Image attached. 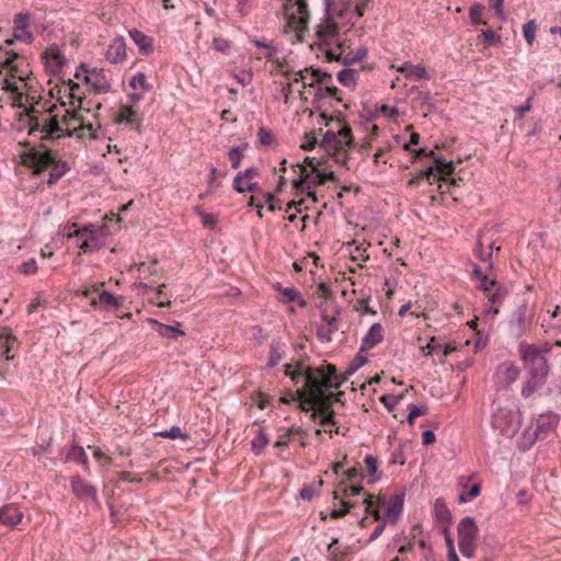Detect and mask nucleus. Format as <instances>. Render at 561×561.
<instances>
[{
	"instance_id": "obj_41",
	"label": "nucleus",
	"mask_w": 561,
	"mask_h": 561,
	"mask_svg": "<svg viewBox=\"0 0 561 561\" xmlns=\"http://www.w3.org/2000/svg\"><path fill=\"white\" fill-rule=\"evenodd\" d=\"M99 304L104 308H118L121 305V298L114 296L110 291L103 290L99 294Z\"/></svg>"
},
{
	"instance_id": "obj_54",
	"label": "nucleus",
	"mask_w": 561,
	"mask_h": 561,
	"mask_svg": "<svg viewBox=\"0 0 561 561\" xmlns=\"http://www.w3.org/2000/svg\"><path fill=\"white\" fill-rule=\"evenodd\" d=\"M257 137L261 145L268 146L273 142L272 133L264 127L259 129Z\"/></svg>"
},
{
	"instance_id": "obj_53",
	"label": "nucleus",
	"mask_w": 561,
	"mask_h": 561,
	"mask_svg": "<svg viewBox=\"0 0 561 561\" xmlns=\"http://www.w3.org/2000/svg\"><path fill=\"white\" fill-rule=\"evenodd\" d=\"M503 4H504V0H489L490 8L495 11L496 15L501 20L505 21L506 15L504 13Z\"/></svg>"
},
{
	"instance_id": "obj_45",
	"label": "nucleus",
	"mask_w": 561,
	"mask_h": 561,
	"mask_svg": "<svg viewBox=\"0 0 561 561\" xmlns=\"http://www.w3.org/2000/svg\"><path fill=\"white\" fill-rule=\"evenodd\" d=\"M367 3H368V0H362L360 2H358L356 4L355 10H352L350 0H347L346 2H342V3H331V4L337 5L339 9H345L348 7L350 10L354 13V16H356L358 19V18L363 16L365 8L367 7Z\"/></svg>"
},
{
	"instance_id": "obj_17",
	"label": "nucleus",
	"mask_w": 561,
	"mask_h": 561,
	"mask_svg": "<svg viewBox=\"0 0 561 561\" xmlns=\"http://www.w3.org/2000/svg\"><path fill=\"white\" fill-rule=\"evenodd\" d=\"M337 309H334L332 313H322L321 323L318 328V336L320 340L329 342L331 340L332 334L335 331H337Z\"/></svg>"
},
{
	"instance_id": "obj_58",
	"label": "nucleus",
	"mask_w": 561,
	"mask_h": 561,
	"mask_svg": "<svg viewBox=\"0 0 561 561\" xmlns=\"http://www.w3.org/2000/svg\"><path fill=\"white\" fill-rule=\"evenodd\" d=\"M293 433L291 428H286L284 434L279 435L278 439L275 442V447H286L289 444V436Z\"/></svg>"
},
{
	"instance_id": "obj_23",
	"label": "nucleus",
	"mask_w": 561,
	"mask_h": 561,
	"mask_svg": "<svg viewBox=\"0 0 561 561\" xmlns=\"http://www.w3.org/2000/svg\"><path fill=\"white\" fill-rule=\"evenodd\" d=\"M383 340V329L380 323H374L362 339L360 351H369Z\"/></svg>"
},
{
	"instance_id": "obj_64",
	"label": "nucleus",
	"mask_w": 561,
	"mask_h": 561,
	"mask_svg": "<svg viewBox=\"0 0 561 561\" xmlns=\"http://www.w3.org/2000/svg\"><path fill=\"white\" fill-rule=\"evenodd\" d=\"M378 111H379V113H381L383 116H387V117H394L399 114V111L397 107L389 106V105H382Z\"/></svg>"
},
{
	"instance_id": "obj_39",
	"label": "nucleus",
	"mask_w": 561,
	"mask_h": 561,
	"mask_svg": "<svg viewBox=\"0 0 561 561\" xmlns=\"http://www.w3.org/2000/svg\"><path fill=\"white\" fill-rule=\"evenodd\" d=\"M434 513L436 518H438L442 523H447L450 519L449 510L443 499H436L434 503Z\"/></svg>"
},
{
	"instance_id": "obj_27",
	"label": "nucleus",
	"mask_w": 561,
	"mask_h": 561,
	"mask_svg": "<svg viewBox=\"0 0 561 561\" xmlns=\"http://www.w3.org/2000/svg\"><path fill=\"white\" fill-rule=\"evenodd\" d=\"M541 327L545 332L561 333V312L559 306L552 312H547V317H542Z\"/></svg>"
},
{
	"instance_id": "obj_38",
	"label": "nucleus",
	"mask_w": 561,
	"mask_h": 561,
	"mask_svg": "<svg viewBox=\"0 0 561 561\" xmlns=\"http://www.w3.org/2000/svg\"><path fill=\"white\" fill-rule=\"evenodd\" d=\"M484 5L481 4V3H473L470 9H469V18H470V22L471 24L473 25H485L486 22L484 20H482V15L484 13Z\"/></svg>"
},
{
	"instance_id": "obj_49",
	"label": "nucleus",
	"mask_w": 561,
	"mask_h": 561,
	"mask_svg": "<svg viewBox=\"0 0 561 561\" xmlns=\"http://www.w3.org/2000/svg\"><path fill=\"white\" fill-rule=\"evenodd\" d=\"M364 503L366 505V511L369 512L376 520H379L381 518L380 511L378 507H374L375 502L373 500V495H367Z\"/></svg>"
},
{
	"instance_id": "obj_12",
	"label": "nucleus",
	"mask_w": 561,
	"mask_h": 561,
	"mask_svg": "<svg viewBox=\"0 0 561 561\" xmlns=\"http://www.w3.org/2000/svg\"><path fill=\"white\" fill-rule=\"evenodd\" d=\"M531 313L526 302L519 305L508 320L510 331L513 335L520 336L531 322Z\"/></svg>"
},
{
	"instance_id": "obj_20",
	"label": "nucleus",
	"mask_w": 561,
	"mask_h": 561,
	"mask_svg": "<svg viewBox=\"0 0 561 561\" xmlns=\"http://www.w3.org/2000/svg\"><path fill=\"white\" fill-rule=\"evenodd\" d=\"M22 519L23 513L15 504H5L0 507V524L14 528L22 522Z\"/></svg>"
},
{
	"instance_id": "obj_31",
	"label": "nucleus",
	"mask_w": 561,
	"mask_h": 561,
	"mask_svg": "<svg viewBox=\"0 0 561 561\" xmlns=\"http://www.w3.org/2000/svg\"><path fill=\"white\" fill-rule=\"evenodd\" d=\"M278 300L283 304L297 301L298 306L301 308L306 307L307 305L306 301L301 298L300 293L293 286L282 289Z\"/></svg>"
},
{
	"instance_id": "obj_6",
	"label": "nucleus",
	"mask_w": 561,
	"mask_h": 561,
	"mask_svg": "<svg viewBox=\"0 0 561 561\" xmlns=\"http://www.w3.org/2000/svg\"><path fill=\"white\" fill-rule=\"evenodd\" d=\"M282 14L286 27L300 38L309 21L307 0H284Z\"/></svg>"
},
{
	"instance_id": "obj_10",
	"label": "nucleus",
	"mask_w": 561,
	"mask_h": 561,
	"mask_svg": "<svg viewBox=\"0 0 561 561\" xmlns=\"http://www.w3.org/2000/svg\"><path fill=\"white\" fill-rule=\"evenodd\" d=\"M32 18L28 12H20L13 16L12 32L14 39L31 44L34 41V34L31 31Z\"/></svg>"
},
{
	"instance_id": "obj_33",
	"label": "nucleus",
	"mask_w": 561,
	"mask_h": 561,
	"mask_svg": "<svg viewBox=\"0 0 561 561\" xmlns=\"http://www.w3.org/2000/svg\"><path fill=\"white\" fill-rule=\"evenodd\" d=\"M67 459L70 461H75L83 466L84 470L88 471V456L81 446H71L67 454Z\"/></svg>"
},
{
	"instance_id": "obj_3",
	"label": "nucleus",
	"mask_w": 561,
	"mask_h": 561,
	"mask_svg": "<svg viewBox=\"0 0 561 561\" xmlns=\"http://www.w3.org/2000/svg\"><path fill=\"white\" fill-rule=\"evenodd\" d=\"M518 350L524 366L529 374V378L522 389L523 397L527 398L546 382L548 364L541 351L535 345L520 343Z\"/></svg>"
},
{
	"instance_id": "obj_63",
	"label": "nucleus",
	"mask_w": 561,
	"mask_h": 561,
	"mask_svg": "<svg viewBox=\"0 0 561 561\" xmlns=\"http://www.w3.org/2000/svg\"><path fill=\"white\" fill-rule=\"evenodd\" d=\"M531 99H533V98H531V96H529V98L526 100V102H525V104H524V105L517 106V107L515 108V112L517 113V115H518V117H519V118H523V117L525 116V114L531 110V106H533V104H531Z\"/></svg>"
},
{
	"instance_id": "obj_13",
	"label": "nucleus",
	"mask_w": 561,
	"mask_h": 561,
	"mask_svg": "<svg viewBox=\"0 0 561 561\" xmlns=\"http://www.w3.org/2000/svg\"><path fill=\"white\" fill-rule=\"evenodd\" d=\"M288 80L294 82H300L302 88L313 87L319 83L325 73H322L318 69L305 68L304 70L286 72L285 73Z\"/></svg>"
},
{
	"instance_id": "obj_7",
	"label": "nucleus",
	"mask_w": 561,
	"mask_h": 561,
	"mask_svg": "<svg viewBox=\"0 0 561 561\" xmlns=\"http://www.w3.org/2000/svg\"><path fill=\"white\" fill-rule=\"evenodd\" d=\"M478 527L472 517H465L458 524V546L461 554L468 559L474 557Z\"/></svg>"
},
{
	"instance_id": "obj_50",
	"label": "nucleus",
	"mask_w": 561,
	"mask_h": 561,
	"mask_svg": "<svg viewBox=\"0 0 561 561\" xmlns=\"http://www.w3.org/2000/svg\"><path fill=\"white\" fill-rule=\"evenodd\" d=\"M481 38L484 44L493 45L495 43H499L501 37L495 32L491 30L482 31Z\"/></svg>"
},
{
	"instance_id": "obj_11",
	"label": "nucleus",
	"mask_w": 561,
	"mask_h": 561,
	"mask_svg": "<svg viewBox=\"0 0 561 561\" xmlns=\"http://www.w3.org/2000/svg\"><path fill=\"white\" fill-rule=\"evenodd\" d=\"M81 77L84 78V81L87 84H89L93 90H95L99 93H106L111 89V84L105 77V75L96 69H88L83 66H81L76 71V78L80 79Z\"/></svg>"
},
{
	"instance_id": "obj_25",
	"label": "nucleus",
	"mask_w": 561,
	"mask_h": 561,
	"mask_svg": "<svg viewBox=\"0 0 561 561\" xmlns=\"http://www.w3.org/2000/svg\"><path fill=\"white\" fill-rule=\"evenodd\" d=\"M391 68H394V69H397V71L403 73V76L407 79H414V80H420V79L430 80L431 79L426 69L420 65L415 66V65H412L407 61L398 67L392 65Z\"/></svg>"
},
{
	"instance_id": "obj_52",
	"label": "nucleus",
	"mask_w": 561,
	"mask_h": 561,
	"mask_svg": "<svg viewBox=\"0 0 561 561\" xmlns=\"http://www.w3.org/2000/svg\"><path fill=\"white\" fill-rule=\"evenodd\" d=\"M234 79L242 85H248L252 81L253 73L251 70H241L233 75Z\"/></svg>"
},
{
	"instance_id": "obj_55",
	"label": "nucleus",
	"mask_w": 561,
	"mask_h": 561,
	"mask_svg": "<svg viewBox=\"0 0 561 561\" xmlns=\"http://www.w3.org/2000/svg\"><path fill=\"white\" fill-rule=\"evenodd\" d=\"M0 339H5L7 341V356H5V359L9 360L11 358V356L9 355L10 351H11V341L13 342L14 339L11 336V332L8 328H1L0 329Z\"/></svg>"
},
{
	"instance_id": "obj_61",
	"label": "nucleus",
	"mask_w": 561,
	"mask_h": 561,
	"mask_svg": "<svg viewBox=\"0 0 561 561\" xmlns=\"http://www.w3.org/2000/svg\"><path fill=\"white\" fill-rule=\"evenodd\" d=\"M252 43H253L255 46L261 47V48H264V49L266 50V53H265V57H266L267 59H272V58H273V55H274V53H275V49L272 47V45H271V44H266V43H264V42L256 41V39L252 41Z\"/></svg>"
},
{
	"instance_id": "obj_44",
	"label": "nucleus",
	"mask_w": 561,
	"mask_h": 561,
	"mask_svg": "<svg viewBox=\"0 0 561 561\" xmlns=\"http://www.w3.org/2000/svg\"><path fill=\"white\" fill-rule=\"evenodd\" d=\"M157 435L164 437V438H170V439H176V438L187 439L188 438V435L186 433H184L180 426H176V425L172 426L170 430L161 431V432L157 433Z\"/></svg>"
},
{
	"instance_id": "obj_2",
	"label": "nucleus",
	"mask_w": 561,
	"mask_h": 561,
	"mask_svg": "<svg viewBox=\"0 0 561 561\" xmlns=\"http://www.w3.org/2000/svg\"><path fill=\"white\" fill-rule=\"evenodd\" d=\"M327 15L317 26V45L329 60L348 66L363 60L367 48L360 43L356 31L350 24L354 13L350 8L339 9L325 0Z\"/></svg>"
},
{
	"instance_id": "obj_29",
	"label": "nucleus",
	"mask_w": 561,
	"mask_h": 561,
	"mask_svg": "<svg viewBox=\"0 0 561 561\" xmlns=\"http://www.w3.org/2000/svg\"><path fill=\"white\" fill-rule=\"evenodd\" d=\"M117 123L134 124L138 122V111L133 105H122L118 108Z\"/></svg>"
},
{
	"instance_id": "obj_30",
	"label": "nucleus",
	"mask_w": 561,
	"mask_h": 561,
	"mask_svg": "<svg viewBox=\"0 0 561 561\" xmlns=\"http://www.w3.org/2000/svg\"><path fill=\"white\" fill-rule=\"evenodd\" d=\"M456 347L451 345L443 346L437 343L435 337H432L426 346L422 347L423 355L428 356L434 352H442L443 358L447 357L449 354L455 352Z\"/></svg>"
},
{
	"instance_id": "obj_14",
	"label": "nucleus",
	"mask_w": 561,
	"mask_h": 561,
	"mask_svg": "<svg viewBox=\"0 0 561 561\" xmlns=\"http://www.w3.org/2000/svg\"><path fill=\"white\" fill-rule=\"evenodd\" d=\"M519 376V368L513 362H503L495 370L496 383L507 387L515 382Z\"/></svg>"
},
{
	"instance_id": "obj_60",
	"label": "nucleus",
	"mask_w": 561,
	"mask_h": 561,
	"mask_svg": "<svg viewBox=\"0 0 561 561\" xmlns=\"http://www.w3.org/2000/svg\"><path fill=\"white\" fill-rule=\"evenodd\" d=\"M342 504V508L340 510H333L331 512V517L332 518H339V517H343L346 513H348L350 508L352 507L351 504H348L347 502L345 501H342L341 502Z\"/></svg>"
},
{
	"instance_id": "obj_42",
	"label": "nucleus",
	"mask_w": 561,
	"mask_h": 561,
	"mask_svg": "<svg viewBox=\"0 0 561 561\" xmlns=\"http://www.w3.org/2000/svg\"><path fill=\"white\" fill-rule=\"evenodd\" d=\"M538 25L535 20H530L523 25V35L529 46H531L536 39Z\"/></svg>"
},
{
	"instance_id": "obj_51",
	"label": "nucleus",
	"mask_w": 561,
	"mask_h": 561,
	"mask_svg": "<svg viewBox=\"0 0 561 561\" xmlns=\"http://www.w3.org/2000/svg\"><path fill=\"white\" fill-rule=\"evenodd\" d=\"M213 48L218 51L227 54L230 49V43L225 38L215 37L213 39Z\"/></svg>"
},
{
	"instance_id": "obj_26",
	"label": "nucleus",
	"mask_w": 561,
	"mask_h": 561,
	"mask_svg": "<svg viewBox=\"0 0 561 561\" xmlns=\"http://www.w3.org/2000/svg\"><path fill=\"white\" fill-rule=\"evenodd\" d=\"M149 323L162 337H169L175 340L176 336H184L185 332L180 329L181 323L176 322L174 325H169L159 322L156 319H149Z\"/></svg>"
},
{
	"instance_id": "obj_37",
	"label": "nucleus",
	"mask_w": 561,
	"mask_h": 561,
	"mask_svg": "<svg viewBox=\"0 0 561 561\" xmlns=\"http://www.w3.org/2000/svg\"><path fill=\"white\" fill-rule=\"evenodd\" d=\"M284 351L278 342H273L270 346L267 366L273 368L283 359Z\"/></svg>"
},
{
	"instance_id": "obj_1",
	"label": "nucleus",
	"mask_w": 561,
	"mask_h": 561,
	"mask_svg": "<svg viewBox=\"0 0 561 561\" xmlns=\"http://www.w3.org/2000/svg\"><path fill=\"white\" fill-rule=\"evenodd\" d=\"M284 374L291 379L294 385L301 383V387L291 394L290 399L283 398L282 402L298 401L299 408L305 412H310L313 420L318 414L321 415L320 424L322 426L333 424V412L328 408L331 394H325L324 390L337 389L342 383L335 367L330 364L320 367L286 364Z\"/></svg>"
},
{
	"instance_id": "obj_56",
	"label": "nucleus",
	"mask_w": 561,
	"mask_h": 561,
	"mask_svg": "<svg viewBox=\"0 0 561 561\" xmlns=\"http://www.w3.org/2000/svg\"><path fill=\"white\" fill-rule=\"evenodd\" d=\"M364 461H365V463L367 466L368 473L371 477H374L377 473V471H378V461H377V459L374 456H371V455H367L365 457Z\"/></svg>"
},
{
	"instance_id": "obj_9",
	"label": "nucleus",
	"mask_w": 561,
	"mask_h": 561,
	"mask_svg": "<svg viewBox=\"0 0 561 561\" xmlns=\"http://www.w3.org/2000/svg\"><path fill=\"white\" fill-rule=\"evenodd\" d=\"M83 230L85 232L83 233V237H80L82 240L79 245L80 250L83 253L99 251L104 245V229L94 225H88L83 227Z\"/></svg>"
},
{
	"instance_id": "obj_28",
	"label": "nucleus",
	"mask_w": 561,
	"mask_h": 561,
	"mask_svg": "<svg viewBox=\"0 0 561 561\" xmlns=\"http://www.w3.org/2000/svg\"><path fill=\"white\" fill-rule=\"evenodd\" d=\"M257 174L255 168H248L244 171L239 172L233 180V188L239 193H244L247 190L251 187L247 184H243V180H251Z\"/></svg>"
},
{
	"instance_id": "obj_32",
	"label": "nucleus",
	"mask_w": 561,
	"mask_h": 561,
	"mask_svg": "<svg viewBox=\"0 0 561 561\" xmlns=\"http://www.w3.org/2000/svg\"><path fill=\"white\" fill-rule=\"evenodd\" d=\"M129 87L133 90L149 92L152 89V85L147 81V77L144 72L138 71L134 76H131L129 80Z\"/></svg>"
},
{
	"instance_id": "obj_35",
	"label": "nucleus",
	"mask_w": 561,
	"mask_h": 561,
	"mask_svg": "<svg viewBox=\"0 0 561 561\" xmlns=\"http://www.w3.org/2000/svg\"><path fill=\"white\" fill-rule=\"evenodd\" d=\"M322 484V480L305 484L299 491L300 499L304 501H311L319 493Z\"/></svg>"
},
{
	"instance_id": "obj_34",
	"label": "nucleus",
	"mask_w": 561,
	"mask_h": 561,
	"mask_svg": "<svg viewBox=\"0 0 561 561\" xmlns=\"http://www.w3.org/2000/svg\"><path fill=\"white\" fill-rule=\"evenodd\" d=\"M270 439L265 431L261 427L251 442L252 450L255 455H261L267 446Z\"/></svg>"
},
{
	"instance_id": "obj_43",
	"label": "nucleus",
	"mask_w": 561,
	"mask_h": 561,
	"mask_svg": "<svg viewBox=\"0 0 561 561\" xmlns=\"http://www.w3.org/2000/svg\"><path fill=\"white\" fill-rule=\"evenodd\" d=\"M62 234L68 238H77L80 239V237H83V233L85 232L83 228H80L78 224H67L61 228Z\"/></svg>"
},
{
	"instance_id": "obj_57",
	"label": "nucleus",
	"mask_w": 561,
	"mask_h": 561,
	"mask_svg": "<svg viewBox=\"0 0 561 561\" xmlns=\"http://www.w3.org/2000/svg\"><path fill=\"white\" fill-rule=\"evenodd\" d=\"M497 284L495 279L489 278L488 276H484L480 279L479 287L483 293H486L490 289H494V286Z\"/></svg>"
},
{
	"instance_id": "obj_24",
	"label": "nucleus",
	"mask_w": 561,
	"mask_h": 561,
	"mask_svg": "<svg viewBox=\"0 0 561 561\" xmlns=\"http://www.w3.org/2000/svg\"><path fill=\"white\" fill-rule=\"evenodd\" d=\"M129 36L138 47L139 54L144 56L151 55L153 53V39L137 28L129 31Z\"/></svg>"
},
{
	"instance_id": "obj_15",
	"label": "nucleus",
	"mask_w": 561,
	"mask_h": 561,
	"mask_svg": "<svg viewBox=\"0 0 561 561\" xmlns=\"http://www.w3.org/2000/svg\"><path fill=\"white\" fill-rule=\"evenodd\" d=\"M558 423V414L553 412L541 413L535 421L534 434L536 437H545L557 427Z\"/></svg>"
},
{
	"instance_id": "obj_48",
	"label": "nucleus",
	"mask_w": 561,
	"mask_h": 561,
	"mask_svg": "<svg viewBox=\"0 0 561 561\" xmlns=\"http://www.w3.org/2000/svg\"><path fill=\"white\" fill-rule=\"evenodd\" d=\"M196 213L199 215L202 222L207 228H213L217 222V217L214 214L204 213L201 209H196Z\"/></svg>"
},
{
	"instance_id": "obj_18",
	"label": "nucleus",
	"mask_w": 561,
	"mask_h": 561,
	"mask_svg": "<svg viewBox=\"0 0 561 561\" xmlns=\"http://www.w3.org/2000/svg\"><path fill=\"white\" fill-rule=\"evenodd\" d=\"M72 493L85 501L96 500V489L80 477H73L70 482Z\"/></svg>"
},
{
	"instance_id": "obj_59",
	"label": "nucleus",
	"mask_w": 561,
	"mask_h": 561,
	"mask_svg": "<svg viewBox=\"0 0 561 561\" xmlns=\"http://www.w3.org/2000/svg\"><path fill=\"white\" fill-rule=\"evenodd\" d=\"M21 271L24 273V274H34L36 271H37V264H36V261L34 259H31L26 262H24L22 265H21Z\"/></svg>"
},
{
	"instance_id": "obj_40",
	"label": "nucleus",
	"mask_w": 561,
	"mask_h": 561,
	"mask_svg": "<svg viewBox=\"0 0 561 561\" xmlns=\"http://www.w3.org/2000/svg\"><path fill=\"white\" fill-rule=\"evenodd\" d=\"M337 80L345 87H355L357 72L354 69H342L337 73Z\"/></svg>"
},
{
	"instance_id": "obj_22",
	"label": "nucleus",
	"mask_w": 561,
	"mask_h": 561,
	"mask_svg": "<svg viewBox=\"0 0 561 561\" xmlns=\"http://www.w3.org/2000/svg\"><path fill=\"white\" fill-rule=\"evenodd\" d=\"M105 58L112 64H119L126 58V43L122 36L115 37L108 45Z\"/></svg>"
},
{
	"instance_id": "obj_19",
	"label": "nucleus",
	"mask_w": 561,
	"mask_h": 561,
	"mask_svg": "<svg viewBox=\"0 0 561 561\" xmlns=\"http://www.w3.org/2000/svg\"><path fill=\"white\" fill-rule=\"evenodd\" d=\"M455 170V165L451 161H445L436 159L434 165L427 167L422 171L424 176H434L439 180H446Z\"/></svg>"
},
{
	"instance_id": "obj_46",
	"label": "nucleus",
	"mask_w": 561,
	"mask_h": 561,
	"mask_svg": "<svg viewBox=\"0 0 561 561\" xmlns=\"http://www.w3.org/2000/svg\"><path fill=\"white\" fill-rule=\"evenodd\" d=\"M485 297L488 298V300L494 305L496 302H500L504 296H505V290L502 288V286L497 283L495 286H494V289H490L488 290L486 293H484Z\"/></svg>"
},
{
	"instance_id": "obj_47",
	"label": "nucleus",
	"mask_w": 561,
	"mask_h": 561,
	"mask_svg": "<svg viewBox=\"0 0 561 561\" xmlns=\"http://www.w3.org/2000/svg\"><path fill=\"white\" fill-rule=\"evenodd\" d=\"M367 362V358L360 354L356 355L355 358L351 362L350 367L346 370L347 375L354 374L358 368L364 366Z\"/></svg>"
},
{
	"instance_id": "obj_8",
	"label": "nucleus",
	"mask_w": 561,
	"mask_h": 561,
	"mask_svg": "<svg viewBox=\"0 0 561 561\" xmlns=\"http://www.w3.org/2000/svg\"><path fill=\"white\" fill-rule=\"evenodd\" d=\"M353 142L352 129L348 126H341L336 131L327 130L320 142V147L327 152L346 151Z\"/></svg>"
},
{
	"instance_id": "obj_21",
	"label": "nucleus",
	"mask_w": 561,
	"mask_h": 561,
	"mask_svg": "<svg viewBox=\"0 0 561 561\" xmlns=\"http://www.w3.org/2000/svg\"><path fill=\"white\" fill-rule=\"evenodd\" d=\"M31 163L33 172L35 174H39L47 168L54 165L56 163V158L51 151L37 150L33 152Z\"/></svg>"
},
{
	"instance_id": "obj_5",
	"label": "nucleus",
	"mask_w": 561,
	"mask_h": 561,
	"mask_svg": "<svg viewBox=\"0 0 561 561\" xmlns=\"http://www.w3.org/2000/svg\"><path fill=\"white\" fill-rule=\"evenodd\" d=\"M299 175L293 180V185L298 194H305L311 203H317L318 198L314 187L324 184L329 180H333L334 173L332 171H309L305 165H297Z\"/></svg>"
},
{
	"instance_id": "obj_36",
	"label": "nucleus",
	"mask_w": 561,
	"mask_h": 561,
	"mask_svg": "<svg viewBox=\"0 0 561 561\" xmlns=\"http://www.w3.org/2000/svg\"><path fill=\"white\" fill-rule=\"evenodd\" d=\"M247 149H248V144H241L240 146L232 147L229 150L228 156H229V160L231 162V167L233 169H238L240 167Z\"/></svg>"
},
{
	"instance_id": "obj_16",
	"label": "nucleus",
	"mask_w": 561,
	"mask_h": 561,
	"mask_svg": "<svg viewBox=\"0 0 561 561\" xmlns=\"http://www.w3.org/2000/svg\"><path fill=\"white\" fill-rule=\"evenodd\" d=\"M404 503V494L396 493L391 495L386 503V510L383 513V519L386 523L394 524L397 523L399 516L402 513Z\"/></svg>"
},
{
	"instance_id": "obj_62",
	"label": "nucleus",
	"mask_w": 561,
	"mask_h": 561,
	"mask_svg": "<svg viewBox=\"0 0 561 561\" xmlns=\"http://www.w3.org/2000/svg\"><path fill=\"white\" fill-rule=\"evenodd\" d=\"M89 448L92 449L94 458L103 465L111 462V459L100 448L92 446H89Z\"/></svg>"
},
{
	"instance_id": "obj_4",
	"label": "nucleus",
	"mask_w": 561,
	"mask_h": 561,
	"mask_svg": "<svg viewBox=\"0 0 561 561\" xmlns=\"http://www.w3.org/2000/svg\"><path fill=\"white\" fill-rule=\"evenodd\" d=\"M491 423L502 435L514 436L522 424L520 413L508 397L497 396L491 404Z\"/></svg>"
}]
</instances>
